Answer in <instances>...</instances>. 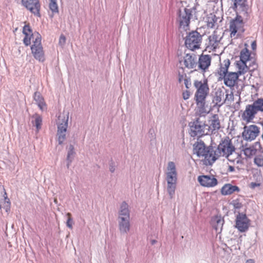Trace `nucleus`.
<instances>
[{
    "label": "nucleus",
    "mask_w": 263,
    "mask_h": 263,
    "mask_svg": "<svg viewBox=\"0 0 263 263\" xmlns=\"http://www.w3.org/2000/svg\"><path fill=\"white\" fill-rule=\"evenodd\" d=\"M183 83L186 87V88H189L190 86H191V81L190 79H186L184 81Z\"/></svg>",
    "instance_id": "44"
},
{
    "label": "nucleus",
    "mask_w": 263,
    "mask_h": 263,
    "mask_svg": "<svg viewBox=\"0 0 263 263\" xmlns=\"http://www.w3.org/2000/svg\"><path fill=\"white\" fill-rule=\"evenodd\" d=\"M49 8L53 14L59 12V7L57 4V0H49Z\"/></svg>",
    "instance_id": "31"
},
{
    "label": "nucleus",
    "mask_w": 263,
    "mask_h": 263,
    "mask_svg": "<svg viewBox=\"0 0 263 263\" xmlns=\"http://www.w3.org/2000/svg\"><path fill=\"white\" fill-rule=\"evenodd\" d=\"M208 148L203 142H197L195 145L194 151L198 157L202 158Z\"/></svg>",
    "instance_id": "24"
},
{
    "label": "nucleus",
    "mask_w": 263,
    "mask_h": 263,
    "mask_svg": "<svg viewBox=\"0 0 263 263\" xmlns=\"http://www.w3.org/2000/svg\"><path fill=\"white\" fill-rule=\"evenodd\" d=\"M233 101H234V95L232 92H231L230 93H227L226 95V98L224 100V103L226 102L227 101L231 102Z\"/></svg>",
    "instance_id": "38"
},
{
    "label": "nucleus",
    "mask_w": 263,
    "mask_h": 263,
    "mask_svg": "<svg viewBox=\"0 0 263 263\" xmlns=\"http://www.w3.org/2000/svg\"><path fill=\"white\" fill-rule=\"evenodd\" d=\"M190 92L189 90H185L182 93V97L184 100H187L190 98Z\"/></svg>",
    "instance_id": "43"
},
{
    "label": "nucleus",
    "mask_w": 263,
    "mask_h": 263,
    "mask_svg": "<svg viewBox=\"0 0 263 263\" xmlns=\"http://www.w3.org/2000/svg\"><path fill=\"white\" fill-rule=\"evenodd\" d=\"M259 128L255 125L245 126L242 133V136L245 139L248 141H252L259 135Z\"/></svg>",
    "instance_id": "13"
},
{
    "label": "nucleus",
    "mask_w": 263,
    "mask_h": 263,
    "mask_svg": "<svg viewBox=\"0 0 263 263\" xmlns=\"http://www.w3.org/2000/svg\"><path fill=\"white\" fill-rule=\"evenodd\" d=\"M200 185L207 187H212L218 183L217 179L214 176L202 175L198 177Z\"/></svg>",
    "instance_id": "16"
},
{
    "label": "nucleus",
    "mask_w": 263,
    "mask_h": 263,
    "mask_svg": "<svg viewBox=\"0 0 263 263\" xmlns=\"http://www.w3.org/2000/svg\"><path fill=\"white\" fill-rule=\"evenodd\" d=\"M235 149L231 140L227 137L221 141L216 150L219 157H225L229 161L227 170L229 172H234L235 167L240 169L244 164L243 158L240 154L235 153Z\"/></svg>",
    "instance_id": "1"
},
{
    "label": "nucleus",
    "mask_w": 263,
    "mask_h": 263,
    "mask_svg": "<svg viewBox=\"0 0 263 263\" xmlns=\"http://www.w3.org/2000/svg\"><path fill=\"white\" fill-rule=\"evenodd\" d=\"M11 202L9 199L7 197H4L0 200V209L9 213L10 211Z\"/></svg>",
    "instance_id": "27"
},
{
    "label": "nucleus",
    "mask_w": 263,
    "mask_h": 263,
    "mask_svg": "<svg viewBox=\"0 0 263 263\" xmlns=\"http://www.w3.org/2000/svg\"><path fill=\"white\" fill-rule=\"evenodd\" d=\"M202 127L200 125L195 124L194 126H192L191 127L190 135L192 137L201 136L204 135Z\"/></svg>",
    "instance_id": "26"
},
{
    "label": "nucleus",
    "mask_w": 263,
    "mask_h": 263,
    "mask_svg": "<svg viewBox=\"0 0 263 263\" xmlns=\"http://www.w3.org/2000/svg\"><path fill=\"white\" fill-rule=\"evenodd\" d=\"M217 151H214L212 148L209 147L202 157L204 163L206 165H211L219 157Z\"/></svg>",
    "instance_id": "17"
},
{
    "label": "nucleus",
    "mask_w": 263,
    "mask_h": 263,
    "mask_svg": "<svg viewBox=\"0 0 263 263\" xmlns=\"http://www.w3.org/2000/svg\"><path fill=\"white\" fill-rule=\"evenodd\" d=\"M68 113L64 112L58 117V140L59 143L61 144L66 139V132L68 126Z\"/></svg>",
    "instance_id": "7"
},
{
    "label": "nucleus",
    "mask_w": 263,
    "mask_h": 263,
    "mask_svg": "<svg viewBox=\"0 0 263 263\" xmlns=\"http://www.w3.org/2000/svg\"><path fill=\"white\" fill-rule=\"evenodd\" d=\"M257 100L255 101L252 104H249L246 106L245 110L242 112L241 119L247 123L251 122L255 118L256 114L259 108L258 107V104H256Z\"/></svg>",
    "instance_id": "10"
},
{
    "label": "nucleus",
    "mask_w": 263,
    "mask_h": 263,
    "mask_svg": "<svg viewBox=\"0 0 263 263\" xmlns=\"http://www.w3.org/2000/svg\"><path fill=\"white\" fill-rule=\"evenodd\" d=\"M213 223L215 222H216V224H214L213 223V227H214L216 231H217L219 229V228L221 229V227L223 223V221L220 218L217 217H215L213 219Z\"/></svg>",
    "instance_id": "33"
},
{
    "label": "nucleus",
    "mask_w": 263,
    "mask_h": 263,
    "mask_svg": "<svg viewBox=\"0 0 263 263\" xmlns=\"http://www.w3.org/2000/svg\"><path fill=\"white\" fill-rule=\"evenodd\" d=\"M250 220L246 214L239 213L236 219V228L241 232L246 231L249 227Z\"/></svg>",
    "instance_id": "15"
},
{
    "label": "nucleus",
    "mask_w": 263,
    "mask_h": 263,
    "mask_svg": "<svg viewBox=\"0 0 263 263\" xmlns=\"http://www.w3.org/2000/svg\"><path fill=\"white\" fill-rule=\"evenodd\" d=\"M256 104L258 105L257 106L259 108V111L263 112V98L258 99Z\"/></svg>",
    "instance_id": "41"
},
{
    "label": "nucleus",
    "mask_w": 263,
    "mask_h": 263,
    "mask_svg": "<svg viewBox=\"0 0 263 263\" xmlns=\"http://www.w3.org/2000/svg\"><path fill=\"white\" fill-rule=\"evenodd\" d=\"M220 45V40L216 35H213L210 36L209 46H211L213 50L216 51V49L219 47Z\"/></svg>",
    "instance_id": "28"
},
{
    "label": "nucleus",
    "mask_w": 263,
    "mask_h": 263,
    "mask_svg": "<svg viewBox=\"0 0 263 263\" xmlns=\"http://www.w3.org/2000/svg\"><path fill=\"white\" fill-rule=\"evenodd\" d=\"M191 16L192 13L190 9L184 8L183 12L180 11L179 19L180 28L181 29H182L184 31H186L189 29Z\"/></svg>",
    "instance_id": "14"
},
{
    "label": "nucleus",
    "mask_w": 263,
    "mask_h": 263,
    "mask_svg": "<svg viewBox=\"0 0 263 263\" xmlns=\"http://www.w3.org/2000/svg\"><path fill=\"white\" fill-rule=\"evenodd\" d=\"M253 60H255L251 58L250 52L247 48H245L241 50L240 53V60H239V61H242L245 63L250 62L249 64H252Z\"/></svg>",
    "instance_id": "22"
},
{
    "label": "nucleus",
    "mask_w": 263,
    "mask_h": 263,
    "mask_svg": "<svg viewBox=\"0 0 263 263\" xmlns=\"http://www.w3.org/2000/svg\"><path fill=\"white\" fill-rule=\"evenodd\" d=\"M235 66L236 71L235 72L238 77L245 75L248 72H252L257 67V64L255 60H253L252 64L244 63L242 61H237L235 63Z\"/></svg>",
    "instance_id": "9"
},
{
    "label": "nucleus",
    "mask_w": 263,
    "mask_h": 263,
    "mask_svg": "<svg viewBox=\"0 0 263 263\" xmlns=\"http://www.w3.org/2000/svg\"><path fill=\"white\" fill-rule=\"evenodd\" d=\"M230 64V61L228 59L220 62L216 70V76H217L218 81L223 80L224 85L231 88L237 84L239 77L235 72H229Z\"/></svg>",
    "instance_id": "3"
},
{
    "label": "nucleus",
    "mask_w": 263,
    "mask_h": 263,
    "mask_svg": "<svg viewBox=\"0 0 263 263\" xmlns=\"http://www.w3.org/2000/svg\"><path fill=\"white\" fill-rule=\"evenodd\" d=\"M70 152H69V153H68V156H67L68 158H69V157H70Z\"/></svg>",
    "instance_id": "49"
},
{
    "label": "nucleus",
    "mask_w": 263,
    "mask_h": 263,
    "mask_svg": "<svg viewBox=\"0 0 263 263\" xmlns=\"http://www.w3.org/2000/svg\"><path fill=\"white\" fill-rule=\"evenodd\" d=\"M197 105L196 113L200 116H204L208 111L206 110L205 99H203L201 101L195 100Z\"/></svg>",
    "instance_id": "21"
},
{
    "label": "nucleus",
    "mask_w": 263,
    "mask_h": 263,
    "mask_svg": "<svg viewBox=\"0 0 263 263\" xmlns=\"http://www.w3.org/2000/svg\"><path fill=\"white\" fill-rule=\"evenodd\" d=\"M209 122L210 125L208 127L209 132L213 133V131L217 130L220 128V121L217 115L213 116Z\"/></svg>",
    "instance_id": "23"
},
{
    "label": "nucleus",
    "mask_w": 263,
    "mask_h": 263,
    "mask_svg": "<svg viewBox=\"0 0 263 263\" xmlns=\"http://www.w3.org/2000/svg\"><path fill=\"white\" fill-rule=\"evenodd\" d=\"M66 216L67 217L66 225L69 228L71 229H72V224H73V221H72V219L71 218V214L70 213H67L66 214Z\"/></svg>",
    "instance_id": "36"
},
{
    "label": "nucleus",
    "mask_w": 263,
    "mask_h": 263,
    "mask_svg": "<svg viewBox=\"0 0 263 263\" xmlns=\"http://www.w3.org/2000/svg\"><path fill=\"white\" fill-rule=\"evenodd\" d=\"M194 86L196 89L195 100L201 101L203 99H206L210 91L207 79H204L203 81H194Z\"/></svg>",
    "instance_id": "6"
},
{
    "label": "nucleus",
    "mask_w": 263,
    "mask_h": 263,
    "mask_svg": "<svg viewBox=\"0 0 263 263\" xmlns=\"http://www.w3.org/2000/svg\"><path fill=\"white\" fill-rule=\"evenodd\" d=\"M34 99L36 104L41 110H43L46 107L44 100L39 93L35 92L34 93Z\"/></svg>",
    "instance_id": "29"
},
{
    "label": "nucleus",
    "mask_w": 263,
    "mask_h": 263,
    "mask_svg": "<svg viewBox=\"0 0 263 263\" xmlns=\"http://www.w3.org/2000/svg\"><path fill=\"white\" fill-rule=\"evenodd\" d=\"M202 42V36L197 31H192L189 33L185 40L186 47L191 50L200 48Z\"/></svg>",
    "instance_id": "8"
},
{
    "label": "nucleus",
    "mask_w": 263,
    "mask_h": 263,
    "mask_svg": "<svg viewBox=\"0 0 263 263\" xmlns=\"http://www.w3.org/2000/svg\"><path fill=\"white\" fill-rule=\"evenodd\" d=\"M246 263H255V262H254V260L249 259L246 261Z\"/></svg>",
    "instance_id": "46"
},
{
    "label": "nucleus",
    "mask_w": 263,
    "mask_h": 263,
    "mask_svg": "<svg viewBox=\"0 0 263 263\" xmlns=\"http://www.w3.org/2000/svg\"><path fill=\"white\" fill-rule=\"evenodd\" d=\"M70 148H71V150L73 149V146H70Z\"/></svg>",
    "instance_id": "50"
},
{
    "label": "nucleus",
    "mask_w": 263,
    "mask_h": 263,
    "mask_svg": "<svg viewBox=\"0 0 263 263\" xmlns=\"http://www.w3.org/2000/svg\"><path fill=\"white\" fill-rule=\"evenodd\" d=\"M181 69H195L197 65V57L194 54L186 53L179 60Z\"/></svg>",
    "instance_id": "11"
},
{
    "label": "nucleus",
    "mask_w": 263,
    "mask_h": 263,
    "mask_svg": "<svg viewBox=\"0 0 263 263\" xmlns=\"http://www.w3.org/2000/svg\"><path fill=\"white\" fill-rule=\"evenodd\" d=\"M217 22V18L215 15L210 14L206 18V25L208 28H212Z\"/></svg>",
    "instance_id": "30"
},
{
    "label": "nucleus",
    "mask_w": 263,
    "mask_h": 263,
    "mask_svg": "<svg viewBox=\"0 0 263 263\" xmlns=\"http://www.w3.org/2000/svg\"><path fill=\"white\" fill-rule=\"evenodd\" d=\"M224 93L222 91H217L213 98V102L217 105L221 106L224 103Z\"/></svg>",
    "instance_id": "25"
},
{
    "label": "nucleus",
    "mask_w": 263,
    "mask_h": 263,
    "mask_svg": "<svg viewBox=\"0 0 263 263\" xmlns=\"http://www.w3.org/2000/svg\"><path fill=\"white\" fill-rule=\"evenodd\" d=\"M256 150L253 147H246L243 149V153L247 157H251L255 154Z\"/></svg>",
    "instance_id": "32"
},
{
    "label": "nucleus",
    "mask_w": 263,
    "mask_h": 263,
    "mask_svg": "<svg viewBox=\"0 0 263 263\" xmlns=\"http://www.w3.org/2000/svg\"><path fill=\"white\" fill-rule=\"evenodd\" d=\"M119 227L121 232L127 233L130 229L129 211L128 204L122 203L119 213Z\"/></svg>",
    "instance_id": "5"
},
{
    "label": "nucleus",
    "mask_w": 263,
    "mask_h": 263,
    "mask_svg": "<svg viewBox=\"0 0 263 263\" xmlns=\"http://www.w3.org/2000/svg\"><path fill=\"white\" fill-rule=\"evenodd\" d=\"M42 122V118L39 116H36L35 119V124L37 130L41 128Z\"/></svg>",
    "instance_id": "37"
},
{
    "label": "nucleus",
    "mask_w": 263,
    "mask_h": 263,
    "mask_svg": "<svg viewBox=\"0 0 263 263\" xmlns=\"http://www.w3.org/2000/svg\"><path fill=\"white\" fill-rule=\"evenodd\" d=\"M211 57L209 55H202L199 59V67L205 71L211 65Z\"/></svg>",
    "instance_id": "19"
},
{
    "label": "nucleus",
    "mask_w": 263,
    "mask_h": 263,
    "mask_svg": "<svg viewBox=\"0 0 263 263\" xmlns=\"http://www.w3.org/2000/svg\"><path fill=\"white\" fill-rule=\"evenodd\" d=\"M242 27V21L234 20L231 22L230 26V35L231 37H234L237 32L240 28Z\"/></svg>",
    "instance_id": "20"
},
{
    "label": "nucleus",
    "mask_w": 263,
    "mask_h": 263,
    "mask_svg": "<svg viewBox=\"0 0 263 263\" xmlns=\"http://www.w3.org/2000/svg\"><path fill=\"white\" fill-rule=\"evenodd\" d=\"M109 170L111 172H114L115 170V168L114 166H110Z\"/></svg>",
    "instance_id": "47"
},
{
    "label": "nucleus",
    "mask_w": 263,
    "mask_h": 263,
    "mask_svg": "<svg viewBox=\"0 0 263 263\" xmlns=\"http://www.w3.org/2000/svg\"><path fill=\"white\" fill-rule=\"evenodd\" d=\"M155 242V240H153V241H152V243H153V244H154Z\"/></svg>",
    "instance_id": "51"
},
{
    "label": "nucleus",
    "mask_w": 263,
    "mask_h": 263,
    "mask_svg": "<svg viewBox=\"0 0 263 263\" xmlns=\"http://www.w3.org/2000/svg\"><path fill=\"white\" fill-rule=\"evenodd\" d=\"M241 1L242 0H235L234 4L236 5L237 3H240V2H241Z\"/></svg>",
    "instance_id": "48"
},
{
    "label": "nucleus",
    "mask_w": 263,
    "mask_h": 263,
    "mask_svg": "<svg viewBox=\"0 0 263 263\" xmlns=\"http://www.w3.org/2000/svg\"><path fill=\"white\" fill-rule=\"evenodd\" d=\"M22 5L28 10L38 17L41 16L40 0H21Z\"/></svg>",
    "instance_id": "12"
},
{
    "label": "nucleus",
    "mask_w": 263,
    "mask_h": 263,
    "mask_svg": "<svg viewBox=\"0 0 263 263\" xmlns=\"http://www.w3.org/2000/svg\"><path fill=\"white\" fill-rule=\"evenodd\" d=\"M252 48L253 50H255L256 48V41H253L251 44Z\"/></svg>",
    "instance_id": "45"
},
{
    "label": "nucleus",
    "mask_w": 263,
    "mask_h": 263,
    "mask_svg": "<svg viewBox=\"0 0 263 263\" xmlns=\"http://www.w3.org/2000/svg\"><path fill=\"white\" fill-rule=\"evenodd\" d=\"M66 43V37L63 34H61L60 36L59 44L61 46H63Z\"/></svg>",
    "instance_id": "42"
},
{
    "label": "nucleus",
    "mask_w": 263,
    "mask_h": 263,
    "mask_svg": "<svg viewBox=\"0 0 263 263\" xmlns=\"http://www.w3.org/2000/svg\"><path fill=\"white\" fill-rule=\"evenodd\" d=\"M261 184V180L259 179L256 182H251L249 186L251 189H254L256 187L260 186Z\"/></svg>",
    "instance_id": "40"
},
{
    "label": "nucleus",
    "mask_w": 263,
    "mask_h": 263,
    "mask_svg": "<svg viewBox=\"0 0 263 263\" xmlns=\"http://www.w3.org/2000/svg\"><path fill=\"white\" fill-rule=\"evenodd\" d=\"M23 33L25 35L23 43L28 46L31 44V53L34 58L41 62L45 61V54L43 47L41 43L42 37L37 32H32L29 24L25 25L23 29Z\"/></svg>",
    "instance_id": "2"
},
{
    "label": "nucleus",
    "mask_w": 263,
    "mask_h": 263,
    "mask_svg": "<svg viewBox=\"0 0 263 263\" xmlns=\"http://www.w3.org/2000/svg\"><path fill=\"white\" fill-rule=\"evenodd\" d=\"M240 189L236 185H233L230 183L225 184L221 189L220 192L222 195H231L234 192H239Z\"/></svg>",
    "instance_id": "18"
},
{
    "label": "nucleus",
    "mask_w": 263,
    "mask_h": 263,
    "mask_svg": "<svg viewBox=\"0 0 263 263\" xmlns=\"http://www.w3.org/2000/svg\"><path fill=\"white\" fill-rule=\"evenodd\" d=\"M166 175L167 191L172 199L175 194L177 180V173L174 162L171 161L168 163Z\"/></svg>",
    "instance_id": "4"
},
{
    "label": "nucleus",
    "mask_w": 263,
    "mask_h": 263,
    "mask_svg": "<svg viewBox=\"0 0 263 263\" xmlns=\"http://www.w3.org/2000/svg\"><path fill=\"white\" fill-rule=\"evenodd\" d=\"M232 204L235 209H240L242 206V204L238 199L233 200Z\"/></svg>",
    "instance_id": "39"
},
{
    "label": "nucleus",
    "mask_w": 263,
    "mask_h": 263,
    "mask_svg": "<svg viewBox=\"0 0 263 263\" xmlns=\"http://www.w3.org/2000/svg\"><path fill=\"white\" fill-rule=\"evenodd\" d=\"M182 71H179L178 72V82L181 83L182 82H183V81L187 79L186 78V74L184 72L183 69H181Z\"/></svg>",
    "instance_id": "35"
},
{
    "label": "nucleus",
    "mask_w": 263,
    "mask_h": 263,
    "mask_svg": "<svg viewBox=\"0 0 263 263\" xmlns=\"http://www.w3.org/2000/svg\"><path fill=\"white\" fill-rule=\"evenodd\" d=\"M254 162L258 166H263V156L261 155L256 156L254 158Z\"/></svg>",
    "instance_id": "34"
}]
</instances>
